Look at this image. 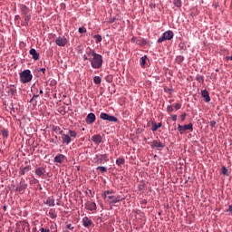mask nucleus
Wrapping results in <instances>:
<instances>
[{"mask_svg": "<svg viewBox=\"0 0 232 232\" xmlns=\"http://www.w3.org/2000/svg\"><path fill=\"white\" fill-rule=\"evenodd\" d=\"M83 60L90 61L92 68H102L103 64L102 54H99L92 48H87L85 54H83Z\"/></svg>", "mask_w": 232, "mask_h": 232, "instance_id": "1", "label": "nucleus"}, {"mask_svg": "<svg viewBox=\"0 0 232 232\" xmlns=\"http://www.w3.org/2000/svg\"><path fill=\"white\" fill-rule=\"evenodd\" d=\"M36 175H39V177H42V175H44L45 170L44 168L39 167L38 169H35Z\"/></svg>", "mask_w": 232, "mask_h": 232, "instance_id": "23", "label": "nucleus"}, {"mask_svg": "<svg viewBox=\"0 0 232 232\" xmlns=\"http://www.w3.org/2000/svg\"><path fill=\"white\" fill-rule=\"evenodd\" d=\"M30 54H32V58L34 60L40 59V54L37 53V50L35 48H31Z\"/></svg>", "mask_w": 232, "mask_h": 232, "instance_id": "18", "label": "nucleus"}, {"mask_svg": "<svg viewBox=\"0 0 232 232\" xmlns=\"http://www.w3.org/2000/svg\"><path fill=\"white\" fill-rule=\"evenodd\" d=\"M178 130L180 134H183L185 132V125H180V123H179Z\"/></svg>", "mask_w": 232, "mask_h": 232, "instance_id": "31", "label": "nucleus"}, {"mask_svg": "<svg viewBox=\"0 0 232 232\" xmlns=\"http://www.w3.org/2000/svg\"><path fill=\"white\" fill-rule=\"evenodd\" d=\"M96 159L100 164H105V161H109V155H96Z\"/></svg>", "mask_w": 232, "mask_h": 232, "instance_id": "13", "label": "nucleus"}, {"mask_svg": "<svg viewBox=\"0 0 232 232\" xmlns=\"http://www.w3.org/2000/svg\"><path fill=\"white\" fill-rule=\"evenodd\" d=\"M187 117L186 111L184 112V114H181V121H185Z\"/></svg>", "mask_w": 232, "mask_h": 232, "instance_id": "45", "label": "nucleus"}, {"mask_svg": "<svg viewBox=\"0 0 232 232\" xmlns=\"http://www.w3.org/2000/svg\"><path fill=\"white\" fill-rule=\"evenodd\" d=\"M16 229L18 232H30V224L28 221H19Z\"/></svg>", "mask_w": 232, "mask_h": 232, "instance_id": "7", "label": "nucleus"}, {"mask_svg": "<svg viewBox=\"0 0 232 232\" xmlns=\"http://www.w3.org/2000/svg\"><path fill=\"white\" fill-rule=\"evenodd\" d=\"M79 32L80 34H84L85 32H87L86 27H79Z\"/></svg>", "mask_w": 232, "mask_h": 232, "instance_id": "37", "label": "nucleus"}, {"mask_svg": "<svg viewBox=\"0 0 232 232\" xmlns=\"http://www.w3.org/2000/svg\"><path fill=\"white\" fill-rule=\"evenodd\" d=\"M110 23H112V19L110 20Z\"/></svg>", "mask_w": 232, "mask_h": 232, "instance_id": "58", "label": "nucleus"}, {"mask_svg": "<svg viewBox=\"0 0 232 232\" xmlns=\"http://www.w3.org/2000/svg\"><path fill=\"white\" fill-rule=\"evenodd\" d=\"M12 93H14V89H11Z\"/></svg>", "mask_w": 232, "mask_h": 232, "instance_id": "56", "label": "nucleus"}, {"mask_svg": "<svg viewBox=\"0 0 232 232\" xmlns=\"http://www.w3.org/2000/svg\"><path fill=\"white\" fill-rule=\"evenodd\" d=\"M38 97H39L38 94H36V96H35V94H34L32 100H34V98H38Z\"/></svg>", "mask_w": 232, "mask_h": 232, "instance_id": "50", "label": "nucleus"}, {"mask_svg": "<svg viewBox=\"0 0 232 232\" xmlns=\"http://www.w3.org/2000/svg\"><path fill=\"white\" fill-rule=\"evenodd\" d=\"M138 45H146L147 41H145V38H141V40H140V38H138V41H136Z\"/></svg>", "mask_w": 232, "mask_h": 232, "instance_id": "28", "label": "nucleus"}, {"mask_svg": "<svg viewBox=\"0 0 232 232\" xmlns=\"http://www.w3.org/2000/svg\"><path fill=\"white\" fill-rule=\"evenodd\" d=\"M14 20H21V15H19V14L14 15Z\"/></svg>", "mask_w": 232, "mask_h": 232, "instance_id": "46", "label": "nucleus"}, {"mask_svg": "<svg viewBox=\"0 0 232 232\" xmlns=\"http://www.w3.org/2000/svg\"><path fill=\"white\" fill-rule=\"evenodd\" d=\"M56 205H61L60 201H58V202L56 203Z\"/></svg>", "mask_w": 232, "mask_h": 232, "instance_id": "54", "label": "nucleus"}, {"mask_svg": "<svg viewBox=\"0 0 232 232\" xmlns=\"http://www.w3.org/2000/svg\"><path fill=\"white\" fill-rule=\"evenodd\" d=\"M94 38L96 43H101L102 41V36L101 34H95Z\"/></svg>", "mask_w": 232, "mask_h": 232, "instance_id": "34", "label": "nucleus"}, {"mask_svg": "<svg viewBox=\"0 0 232 232\" xmlns=\"http://www.w3.org/2000/svg\"><path fill=\"white\" fill-rule=\"evenodd\" d=\"M174 37V32L171 31V29H168L167 32H164L162 36L158 38V43H163V41H171V39Z\"/></svg>", "mask_w": 232, "mask_h": 232, "instance_id": "6", "label": "nucleus"}, {"mask_svg": "<svg viewBox=\"0 0 232 232\" xmlns=\"http://www.w3.org/2000/svg\"><path fill=\"white\" fill-rule=\"evenodd\" d=\"M82 130H85V128H82Z\"/></svg>", "mask_w": 232, "mask_h": 232, "instance_id": "61", "label": "nucleus"}, {"mask_svg": "<svg viewBox=\"0 0 232 232\" xmlns=\"http://www.w3.org/2000/svg\"><path fill=\"white\" fill-rule=\"evenodd\" d=\"M41 72H46V68H40Z\"/></svg>", "mask_w": 232, "mask_h": 232, "instance_id": "48", "label": "nucleus"}, {"mask_svg": "<svg viewBox=\"0 0 232 232\" xmlns=\"http://www.w3.org/2000/svg\"><path fill=\"white\" fill-rule=\"evenodd\" d=\"M4 209H6V207H5H5H4Z\"/></svg>", "mask_w": 232, "mask_h": 232, "instance_id": "60", "label": "nucleus"}, {"mask_svg": "<svg viewBox=\"0 0 232 232\" xmlns=\"http://www.w3.org/2000/svg\"><path fill=\"white\" fill-rule=\"evenodd\" d=\"M41 232H50V228H40Z\"/></svg>", "mask_w": 232, "mask_h": 232, "instance_id": "44", "label": "nucleus"}, {"mask_svg": "<svg viewBox=\"0 0 232 232\" xmlns=\"http://www.w3.org/2000/svg\"><path fill=\"white\" fill-rule=\"evenodd\" d=\"M100 119H102L103 121H110L114 122L118 121L117 116H111V114H107L106 111L101 112Z\"/></svg>", "mask_w": 232, "mask_h": 232, "instance_id": "8", "label": "nucleus"}, {"mask_svg": "<svg viewBox=\"0 0 232 232\" xmlns=\"http://www.w3.org/2000/svg\"><path fill=\"white\" fill-rule=\"evenodd\" d=\"M173 5H175V6L180 7L182 6V0H173Z\"/></svg>", "mask_w": 232, "mask_h": 232, "instance_id": "33", "label": "nucleus"}, {"mask_svg": "<svg viewBox=\"0 0 232 232\" xmlns=\"http://www.w3.org/2000/svg\"><path fill=\"white\" fill-rule=\"evenodd\" d=\"M45 205H49V208H53L55 205V198L54 196H47V198L45 201H44Z\"/></svg>", "mask_w": 232, "mask_h": 232, "instance_id": "11", "label": "nucleus"}, {"mask_svg": "<svg viewBox=\"0 0 232 232\" xmlns=\"http://www.w3.org/2000/svg\"><path fill=\"white\" fill-rule=\"evenodd\" d=\"M103 198L108 200V203L112 204V203H120L121 200H123L122 196H115L113 194V191L107 189L106 191H103Z\"/></svg>", "mask_w": 232, "mask_h": 232, "instance_id": "3", "label": "nucleus"}, {"mask_svg": "<svg viewBox=\"0 0 232 232\" xmlns=\"http://www.w3.org/2000/svg\"><path fill=\"white\" fill-rule=\"evenodd\" d=\"M0 137L4 139V143H5V139H8L9 137V130H7L6 128H2L0 131Z\"/></svg>", "mask_w": 232, "mask_h": 232, "instance_id": "14", "label": "nucleus"}, {"mask_svg": "<svg viewBox=\"0 0 232 232\" xmlns=\"http://www.w3.org/2000/svg\"><path fill=\"white\" fill-rule=\"evenodd\" d=\"M96 116L93 111H91L90 114H87L85 121L87 122V125H92V122H95Z\"/></svg>", "mask_w": 232, "mask_h": 232, "instance_id": "10", "label": "nucleus"}, {"mask_svg": "<svg viewBox=\"0 0 232 232\" xmlns=\"http://www.w3.org/2000/svg\"><path fill=\"white\" fill-rule=\"evenodd\" d=\"M53 130L54 132H59L60 134H62V132H64L63 130H61L59 125H53Z\"/></svg>", "mask_w": 232, "mask_h": 232, "instance_id": "27", "label": "nucleus"}, {"mask_svg": "<svg viewBox=\"0 0 232 232\" xmlns=\"http://www.w3.org/2000/svg\"><path fill=\"white\" fill-rule=\"evenodd\" d=\"M167 110L168 111H174L173 105H168Z\"/></svg>", "mask_w": 232, "mask_h": 232, "instance_id": "39", "label": "nucleus"}, {"mask_svg": "<svg viewBox=\"0 0 232 232\" xmlns=\"http://www.w3.org/2000/svg\"><path fill=\"white\" fill-rule=\"evenodd\" d=\"M159 128H162V123H155V121H153L151 126L152 132H157V130H159Z\"/></svg>", "mask_w": 232, "mask_h": 232, "instance_id": "21", "label": "nucleus"}, {"mask_svg": "<svg viewBox=\"0 0 232 232\" xmlns=\"http://www.w3.org/2000/svg\"><path fill=\"white\" fill-rule=\"evenodd\" d=\"M222 173H223L224 175H228V169H227V167H223V168H222Z\"/></svg>", "mask_w": 232, "mask_h": 232, "instance_id": "36", "label": "nucleus"}, {"mask_svg": "<svg viewBox=\"0 0 232 232\" xmlns=\"http://www.w3.org/2000/svg\"><path fill=\"white\" fill-rule=\"evenodd\" d=\"M116 164L118 166H122L123 164H125V159L124 158H118V160H116Z\"/></svg>", "mask_w": 232, "mask_h": 232, "instance_id": "26", "label": "nucleus"}, {"mask_svg": "<svg viewBox=\"0 0 232 232\" xmlns=\"http://www.w3.org/2000/svg\"><path fill=\"white\" fill-rule=\"evenodd\" d=\"M211 128H215V125H217V121H210Z\"/></svg>", "mask_w": 232, "mask_h": 232, "instance_id": "41", "label": "nucleus"}, {"mask_svg": "<svg viewBox=\"0 0 232 232\" xmlns=\"http://www.w3.org/2000/svg\"><path fill=\"white\" fill-rule=\"evenodd\" d=\"M64 160H65L64 155L63 154L55 155L54 161H58L59 164H62Z\"/></svg>", "mask_w": 232, "mask_h": 232, "instance_id": "20", "label": "nucleus"}, {"mask_svg": "<svg viewBox=\"0 0 232 232\" xmlns=\"http://www.w3.org/2000/svg\"><path fill=\"white\" fill-rule=\"evenodd\" d=\"M56 45H60L61 47H64L67 45L68 38L66 36H58L55 40Z\"/></svg>", "mask_w": 232, "mask_h": 232, "instance_id": "9", "label": "nucleus"}, {"mask_svg": "<svg viewBox=\"0 0 232 232\" xmlns=\"http://www.w3.org/2000/svg\"><path fill=\"white\" fill-rule=\"evenodd\" d=\"M185 57H183L182 54H179L178 57H176L177 63H182V61H184Z\"/></svg>", "mask_w": 232, "mask_h": 232, "instance_id": "30", "label": "nucleus"}, {"mask_svg": "<svg viewBox=\"0 0 232 232\" xmlns=\"http://www.w3.org/2000/svg\"><path fill=\"white\" fill-rule=\"evenodd\" d=\"M154 146H158V141H154Z\"/></svg>", "mask_w": 232, "mask_h": 232, "instance_id": "52", "label": "nucleus"}, {"mask_svg": "<svg viewBox=\"0 0 232 232\" xmlns=\"http://www.w3.org/2000/svg\"><path fill=\"white\" fill-rule=\"evenodd\" d=\"M26 187H27L26 182L22 181L19 183V185H17L16 191H19L20 194H22V192L26 189Z\"/></svg>", "mask_w": 232, "mask_h": 232, "instance_id": "17", "label": "nucleus"}, {"mask_svg": "<svg viewBox=\"0 0 232 232\" xmlns=\"http://www.w3.org/2000/svg\"><path fill=\"white\" fill-rule=\"evenodd\" d=\"M111 23H114V20H113V18H111Z\"/></svg>", "mask_w": 232, "mask_h": 232, "instance_id": "55", "label": "nucleus"}, {"mask_svg": "<svg viewBox=\"0 0 232 232\" xmlns=\"http://www.w3.org/2000/svg\"><path fill=\"white\" fill-rule=\"evenodd\" d=\"M67 227L69 228V230H73L74 226H72V224H68Z\"/></svg>", "mask_w": 232, "mask_h": 232, "instance_id": "43", "label": "nucleus"}, {"mask_svg": "<svg viewBox=\"0 0 232 232\" xmlns=\"http://www.w3.org/2000/svg\"><path fill=\"white\" fill-rule=\"evenodd\" d=\"M32 80L33 74L29 68H26L25 71L20 72V82H22L23 84H26V82H31Z\"/></svg>", "mask_w": 232, "mask_h": 232, "instance_id": "5", "label": "nucleus"}, {"mask_svg": "<svg viewBox=\"0 0 232 232\" xmlns=\"http://www.w3.org/2000/svg\"><path fill=\"white\" fill-rule=\"evenodd\" d=\"M228 212H231V214H232V205H229V207H228Z\"/></svg>", "mask_w": 232, "mask_h": 232, "instance_id": "49", "label": "nucleus"}, {"mask_svg": "<svg viewBox=\"0 0 232 232\" xmlns=\"http://www.w3.org/2000/svg\"><path fill=\"white\" fill-rule=\"evenodd\" d=\"M82 224H83L84 227H90V226H92L93 221L92 219H90V217H83Z\"/></svg>", "mask_w": 232, "mask_h": 232, "instance_id": "15", "label": "nucleus"}, {"mask_svg": "<svg viewBox=\"0 0 232 232\" xmlns=\"http://www.w3.org/2000/svg\"><path fill=\"white\" fill-rule=\"evenodd\" d=\"M227 59L232 61V57H227Z\"/></svg>", "mask_w": 232, "mask_h": 232, "instance_id": "53", "label": "nucleus"}, {"mask_svg": "<svg viewBox=\"0 0 232 232\" xmlns=\"http://www.w3.org/2000/svg\"><path fill=\"white\" fill-rule=\"evenodd\" d=\"M177 119H178L177 114H173V116H172V121H177Z\"/></svg>", "mask_w": 232, "mask_h": 232, "instance_id": "47", "label": "nucleus"}, {"mask_svg": "<svg viewBox=\"0 0 232 232\" xmlns=\"http://www.w3.org/2000/svg\"><path fill=\"white\" fill-rule=\"evenodd\" d=\"M186 130H194L193 123H188V125H184V132H186Z\"/></svg>", "mask_w": 232, "mask_h": 232, "instance_id": "29", "label": "nucleus"}, {"mask_svg": "<svg viewBox=\"0 0 232 232\" xmlns=\"http://www.w3.org/2000/svg\"><path fill=\"white\" fill-rule=\"evenodd\" d=\"M92 141H94V143L96 144L102 143V134H93Z\"/></svg>", "mask_w": 232, "mask_h": 232, "instance_id": "19", "label": "nucleus"}, {"mask_svg": "<svg viewBox=\"0 0 232 232\" xmlns=\"http://www.w3.org/2000/svg\"><path fill=\"white\" fill-rule=\"evenodd\" d=\"M160 146H162V143H161V142H160Z\"/></svg>", "mask_w": 232, "mask_h": 232, "instance_id": "59", "label": "nucleus"}, {"mask_svg": "<svg viewBox=\"0 0 232 232\" xmlns=\"http://www.w3.org/2000/svg\"><path fill=\"white\" fill-rule=\"evenodd\" d=\"M201 96L202 98H204L205 102H210V96H209V91H208V89H203L201 91Z\"/></svg>", "mask_w": 232, "mask_h": 232, "instance_id": "12", "label": "nucleus"}, {"mask_svg": "<svg viewBox=\"0 0 232 232\" xmlns=\"http://www.w3.org/2000/svg\"><path fill=\"white\" fill-rule=\"evenodd\" d=\"M49 217H51V218H56L57 213L55 210H49Z\"/></svg>", "mask_w": 232, "mask_h": 232, "instance_id": "32", "label": "nucleus"}, {"mask_svg": "<svg viewBox=\"0 0 232 232\" xmlns=\"http://www.w3.org/2000/svg\"><path fill=\"white\" fill-rule=\"evenodd\" d=\"M30 169H31V167H22L21 169H19V174L24 175L25 173H28Z\"/></svg>", "mask_w": 232, "mask_h": 232, "instance_id": "22", "label": "nucleus"}, {"mask_svg": "<svg viewBox=\"0 0 232 232\" xmlns=\"http://www.w3.org/2000/svg\"><path fill=\"white\" fill-rule=\"evenodd\" d=\"M61 135L64 143H70L73 139H76L77 132L75 130H67V132H61Z\"/></svg>", "mask_w": 232, "mask_h": 232, "instance_id": "4", "label": "nucleus"}, {"mask_svg": "<svg viewBox=\"0 0 232 232\" xmlns=\"http://www.w3.org/2000/svg\"><path fill=\"white\" fill-rule=\"evenodd\" d=\"M146 61H147V54H144L143 57H141V60H140L141 68H145Z\"/></svg>", "mask_w": 232, "mask_h": 232, "instance_id": "24", "label": "nucleus"}, {"mask_svg": "<svg viewBox=\"0 0 232 232\" xmlns=\"http://www.w3.org/2000/svg\"><path fill=\"white\" fill-rule=\"evenodd\" d=\"M19 7H20L22 15H24V20L22 24H24V27H27L32 18L31 9L26 5H19Z\"/></svg>", "mask_w": 232, "mask_h": 232, "instance_id": "2", "label": "nucleus"}, {"mask_svg": "<svg viewBox=\"0 0 232 232\" xmlns=\"http://www.w3.org/2000/svg\"><path fill=\"white\" fill-rule=\"evenodd\" d=\"M94 84H102V77L100 75H95L93 77Z\"/></svg>", "mask_w": 232, "mask_h": 232, "instance_id": "25", "label": "nucleus"}, {"mask_svg": "<svg viewBox=\"0 0 232 232\" xmlns=\"http://www.w3.org/2000/svg\"><path fill=\"white\" fill-rule=\"evenodd\" d=\"M217 72H218V68H216Z\"/></svg>", "mask_w": 232, "mask_h": 232, "instance_id": "57", "label": "nucleus"}, {"mask_svg": "<svg viewBox=\"0 0 232 232\" xmlns=\"http://www.w3.org/2000/svg\"><path fill=\"white\" fill-rule=\"evenodd\" d=\"M131 41L133 43H137V41H139V38H137V36H132Z\"/></svg>", "mask_w": 232, "mask_h": 232, "instance_id": "42", "label": "nucleus"}, {"mask_svg": "<svg viewBox=\"0 0 232 232\" xmlns=\"http://www.w3.org/2000/svg\"><path fill=\"white\" fill-rule=\"evenodd\" d=\"M102 173L107 172V167H97Z\"/></svg>", "mask_w": 232, "mask_h": 232, "instance_id": "35", "label": "nucleus"}, {"mask_svg": "<svg viewBox=\"0 0 232 232\" xmlns=\"http://www.w3.org/2000/svg\"><path fill=\"white\" fill-rule=\"evenodd\" d=\"M197 80H198V82H204V75H198V76L197 77Z\"/></svg>", "mask_w": 232, "mask_h": 232, "instance_id": "38", "label": "nucleus"}, {"mask_svg": "<svg viewBox=\"0 0 232 232\" xmlns=\"http://www.w3.org/2000/svg\"><path fill=\"white\" fill-rule=\"evenodd\" d=\"M182 105L180 102H176L175 109H181Z\"/></svg>", "mask_w": 232, "mask_h": 232, "instance_id": "40", "label": "nucleus"}, {"mask_svg": "<svg viewBox=\"0 0 232 232\" xmlns=\"http://www.w3.org/2000/svg\"><path fill=\"white\" fill-rule=\"evenodd\" d=\"M39 93H44V90L40 89Z\"/></svg>", "mask_w": 232, "mask_h": 232, "instance_id": "51", "label": "nucleus"}, {"mask_svg": "<svg viewBox=\"0 0 232 232\" xmlns=\"http://www.w3.org/2000/svg\"><path fill=\"white\" fill-rule=\"evenodd\" d=\"M85 208L86 209H90V211H94V209H97V205L94 202L87 201V203H85Z\"/></svg>", "mask_w": 232, "mask_h": 232, "instance_id": "16", "label": "nucleus"}]
</instances>
